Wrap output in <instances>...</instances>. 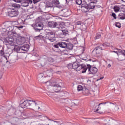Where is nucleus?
I'll return each mask as SVG.
<instances>
[{"label": "nucleus", "instance_id": "1", "mask_svg": "<svg viewBox=\"0 0 125 125\" xmlns=\"http://www.w3.org/2000/svg\"><path fill=\"white\" fill-rule=\"evenodd\" d=\"M110 45L109 43H104L103 44H98L95 48L92 51V54L94 57L100 56L102 50H104L105 47H108Z\"/></svg>", "mask_w": 125, "mask_h": 125}, {"label": "nucleus", "instance_id": "2", "mask_svg": "<svg viewBox=\"0 0 125 125\" xmlns=\"http://www.w3.org/2000/svg\"><path fill=\"white\" fill-rule=\"evenodd\" d=\"M87 69L88 72V75H95L98 71L97 68L95 67H91L90 64H87V65H86V68L84 69V70H82V73H83V74L85 73Z\"/></svg>", "mask_w": 125, "mask_h": 125}, {"label": "nucleus", "instance_id": "3", "mask_svg": "<svg viewBox=\"0 0 125 125\" xmlns=\"http://www.w3.org/2000/svg\"><path fill=\"white\" fill-rule=\"evenodd\" d=\"M31 27L36 32H40L43 30V24L40 21H37L35 23L32 24Z\"/></svg>", "mask_w": 125, "mask_h": 125}, {"label": "nucleus", "instance_id": "4", "mask_svg": "<svg viewBox=\"0 0 125 125\" xmlns=\"http://www.w3.org/2000/svg\"><path fill=\"white\" fill-rule=\"evenodd\" d=\"M73 67L74 70H76L77 71H84V69H86V65L84 64L80 63V62H76L73 63Z\"/></svg>", "mask_w": 125, "mask_h": 125}, {"label": "nucleus", "instance_id": "5", "mask_svg": "<svg viewBox=\"0 0 125 125\" xmlns=\"http://www.w3.org/2000/svg\"><path fill=\"white\" fill-rule=\"evenodd\" d=\"M7 16H10V17H16L18 16L19 14V11L18 10H16L14 8H10L8 9V11L6 12Z\"/></svg>", "mask_w": 125, "mask_h": 125}, {"label": "nucleus", "instance_id": "6", "mask_svg": "<svg viewBox=\"0 0 125 125\" xmlns=\"http://www.w3.org/2000/svg\"><path fill=\"white\" fill-rule=\"evenodd\" d=\"M46 39V40H48L51 42H55V32L52 31H50L49 32H47Z\"/></svg>", "mask_w": 125, "mask_h": 125}, {"label": "nucleus", "instance_id": "7", "mask_svg": "<svg viewBox=\"0 0 125 125\" xmlns=\"http://www.w3.org/2000/svg\"><path fill=\"white\" fill-rule=\"evenodd\" d=\"M15 2H21V6L24 7H27L29 6V4H32L33 3L32 0H14Z\"/></svg>", "mask_w": 125, "mask_h": 125}, {"label": "nucleus", "instance_id": "8", "mask_svg": "<svg viewBox=\"0 0 125 125\" xmlns=\"http://www.w3.org/2000/svg\"><path fill=\"white\" fill-rule=\"evenodd\" d=\"M14 26H9L7 28L8 31V36H10V37H15V38H17L18 37V34L16 33V32L14 31Z\"/></svg>", "mask_w": 125, "mask_h": 125}, {"label": "nucleus", "instance_id": "9", "mask_svg": "<svg viewBox=\"0 0 125 125\" xmlns=\"http://www.w3.org/2000/svg\"><path fill=\"white\" fill-rule=\"evenodd\" d=\"M29 106H33L32 101L27 100L24 101L22 103L20 104V106L23 109L29 107Z\"/></svg>", "mask_w": 125, "mask_h": 125}, {"label": "nucleus", "instance_id": "10", "mask_svg": "<svg viewBox=\"0 0 125 125\" xmlns=\"http://www.w3.org/2000/svg\"><path fill=\"white\" fill-rule=\"evenodd\" d=\"M15 50H16L17 51H19L20 49H21V50H23V51H28L29 49H30V45L29 44H24L22 45L21 48L20 47H15L14 48Z\"/></svg>", "mask_w": 125, "mask_h": 125}, {"label": "nucleus", "instance_id": "11", "mask_svg": "<svg viewBox=\"0 0 125 125\" xmlns=\"http://www.w3.org/2000/svg\"><path fill=\"white\" fill-rule=\"evenodd\" d=\"M81 10L82 12H84L86 13V12H88L89 11V9L88 8V6L86 3H83L81 5Z\"/></svg>", "mask_w": 125, "mask_h": 125}, {"label": "nucleus", "instance_id": "12", "mask_svg": "<svg viewBox=\"0 0 125 125\" xmlns=\"http://www.w3.org/2000/svg\"><path fill=\"white\" fill-rule=\"evenodd\" d=\"M32 111H33V113L32 114V116H34V117H36L37 119H41V118H42V117H44V116L40 113V112H36V114H34V113H35V110H34L33 109H31Z\"/></svg>", "mask_w": 125, "mask_h": 125}, {"label": "nucleus", "instance_id": "13", "mask_svg": "<svg viewBox=\"0 0 125 125\" xmlns=\"http://www.w3.org/2000/svg\"><path fill=\"white\" fill-rule=\"evenodd\" d=\"M61 90V86L59 84H56L53 87L52 92H59Z\"/></svg>", "mask_w": 125, "mask_h": 125}, {"label": "nucleus", "instance_id": "14", "mask_svg": "<svg viewBox=\"0 0 125 125\" xmlns=\"http://www.w3.org/2000/svg\"><path fill=\"white\" fill-rule=\"evenodd\" d=\"M48 27H49L50 28H56L57 27V26H58V24L57 23V22H55V21H49L48 22Z\"/></svg>", "mask_w": 125, "mask_h": 125}, {"label": "nucleus", "instance_id": "15", "mask_svg": "<svg viewBox=\"0 0 125 125\" xmlns=\"http://www.w3.org/2000/svg\"><path fill=\"white\" fill-rule=\"evenodd\" d=\"M35 105L34 107V109H36L37 110H40V102L38 101H32V105Z\"/></svg>", "mask_w": 125, "mask_h": 125}, {"label": "nucleus", "instance_id": "16", "mask_svg": "<svg viewBox=\"0 0 125 125\" xmlns=\"http://www.w3.org/2000/svg\"><path fill=\"white\" fill-rule=\"evenodd\" d=\"M3 55H4V58H5L6 60H7V58H8L9 56V53H6V56L5 55H4V51H3V50H0V56H3Z\"/></svg>", "mask_w": 125, "mask_h": 125}, {"label": "nucleus", "instance_id": "17", "mask_svg": "<svg viewBox=\"0 0 125 125\" xmlns=\"http://www.w3.org/2000/svg\"><path fill=\"white\" fill-rule=\"evenodd\" d=\"M59 45L60 47H62V48H66V46H67V43L65 42H59Z\"/></svg>", "mask_w": 125, "mask_h": 125}, {"label": "nucleus", "instance_id": "18", "mask_svg": "<svg viewBox=\"0 0 125 125\" xmlns=\"http://www.w3.org/2000/svg\"><path fill=\"white\" fill-rule=\"evenodd\" d=\"M87 5H88L89 9H94V8H95L94 3L89 2L88 4H87Z\"/></svg>", "mask_w": 125, "mask_h": 125}, {"label": "nucleus", "instance_id": "19", "mask_svg": "<svg viewBox=\"0 0 125 125\" xmlns=\"http://www.w3.org/2000/svg\"><path fill=\"white\" fill-rule=\"evenodd\" d=\"M112 52L114 53H116L118 56H119V54H121L122 53V50L119 49H115V50L113 51Z\"/></svg>", "mask_w": 125, "mask_h": 125}, {"label": "nucleus", "instance_id": "20", "mask_svg": "<svg viewBox=\"0 0 125 125\" xmlns=\"http://www.w3.org/2000/svg\"><path fill=\"white\" fill-rule=\"evenodd\" d=\"M74 46H73V44L71 43H66V48L67 49H69L70 50H72V49H73V47Z\"/></svg>", "mask_w": 125, "mask_h": 125}, {"label": "nucleus", "instance_id": "21", "mask_svg": "<svg viewBox=\"0 0 125 125\" xmlns=\"http://www.w3.org/2000/svg\"><path fill=\"white\" fill-rule=\"evenodd\" d=\"M46 7H50V8H53V3L47 2Z\"/></svg>", "mask_w": 125, "mask_h": 125}, {"label": "nucleus", "instance_id": "22", "mask_svg": "<svg viewBox=\"0 0 125 125\" xmlns=\"http://www.w3.org/2000/svg\"><path fill=\"white\" fill-rule=\"evenodd\" d=\"M119 18L121 20H124L125 19V13H120L119 14Z\"/></svg>", "mask_w": 125, "mask_h": 125}, {"label": "nucleus", "instance_id": "23", "mask_svg": "<svg viewBox=\"0 0 125 125\" xmlns=\"http://www.w3.org/2000/svg\"><path fill=\"white\" fill-rule=\"evenodd\" d=\"M12 7H14L15 8H17V9H19L20 7H21V6L19 4H12Z\"/></svg>", "mask_w": 125, "mask_h": 125}, {"label": "nucleus", "instance_id": "24", "mask_svg": "<svg viewBox=\"0 0 125 125\" xmlns=\"http://www.w3.org/2000/svg\"><path fill=\"white\" fill-rule=\"evenodd\" d=\"M53 4H56V5H59L60 4V2H59V0H52Z\"/></svg>", "mask_w": 125, "mask_h": 125}, {"label": "nucleus", "instance_id": "25", "mask_svg": "<svg viewBox=\"0 0 125 125\" xmlns=\"http://www.w3.org/2000/svg\"><path fill=\"white\" fill-rule=\"evenodd\" d=\"M34 39H35V40H42V39H43V36L38 35L37 36L34 37Z\"/></svg>", "mask_w": 125, "mask_h": 125}, {"label": "nucleus", "instance_id": "26", "mask_svg": "<svg viewBox=\"0 0 125 125\" xmlns=\"http://www.w3.org/2000/svg\"><path fill=\"white\" fill-rule=\"evenodd\" d=\"M76 26H79V27H82V25H83V22L80 21H78L76 22L75 23Z\"/></svg>", "mask_w": 125, "mask_h": 125}, {"label": "nucleus", "instance_id": "27", "mask_svg": "<svg viewBox=\"0 0 125 125\" xmlns=\"http://www.w3.org/2000/svg\"><path fill=\"white\" fill-rule=\"evenodd\" d=\"M64 15L68 17V16H70L71 15V10H68V11L64 14Z\"/></svg>", "mask_w": 125, "mask_h": 125}, {"label": "nucleus", "instance_id": "28", "mask_svg": "<svg viewBox=\"0 0 125 125\" xmlns=\"http://www.w3.org/2000/svg\"><path fill=\"white\" fill-rule=\"evenodd\" d=\"M62 33L63 34V35H64V36H66L67 35V34H68V30H67V29H62Z\"/></svg>", "mask_w": 125, "mask_h": 125}, {"label": "nucleus", "instance_id": "29", "mask_svg": "<svg viewBox=\"0 0 125 125\" xmlns=\"http://www.w3.org/2000/svg\"><path fill=\"white\" fill-rule=\"evenodd\" d=\"M77 89L78 91H82L83 89V87L81 85H79L77 87Z\"/></svg>", "mask_w": 125, "mask_h": 125}, {"label": "nucleus", "instance_id": "30", "mask_svg": "<svg viewBox=\"0 0 125 125\" xmlns=\"http://www.w3.org/2000/svg\"><path fill=\"white\" fill-rule=\"evenodd\" d=\"M114 10L115 12H119V11H120V7L117 6H115L114 7Z\"/></svg>", "mask_w": 125, "mask_h": 125}, {"label": "nucleus", "instance_id": "31", "mask_svg": "<svg viewBox=\"0 0 125 125\" xmlns=\"http://www.w3.org/2000/svg\"><path fill=\"white\" fill-rule=\"evenodd\" d=\"M76 3L78 5H81V4L83 3V1L82 0H76Z\"/></svg>", "mask_w": 125, "mask_h": 125}, {"label": "nucleus", "instance_id": "32", "mask_svg": "<svg viewBox=\"0 0 125 125\" xmlns=\"http://www.w3.org/2000/svg\"><path fill=\"white\" fill-rule=\"evenodd\" d=\"M88 2H92V3H96L97 0H86Z\"/></svg>", "mask_w": 125, "mask_h": 125}, {"label": "nucleus", "instance_id": "33", "mask_svg": "<svg viewBox=\"0 0 125 125\" xmlns=\"http://www.w3.org/2000/svg\"><path fill=\"white\" fill-rule=\"evenodd\" d=\"M8 43L11 45V46H14V42L12 40H9Z\"/></svg>", "mask_w": 125, "mask_h": 125}, {"label": "nucleus", "instance_id": "34", "mask_svg": "<svg viewBox=\"0 0 125 125\" xmlns=\"http://www.w3.org/2000/svg\"><path fill=\"white\" fill-rule=\"evenodd\" d=\"M47 60L48 62H54V61H55L54 59L51 57L48 58Z\"/></svg>", "mask_w": 125, "mask_h": 125}, {"label": "nucleus", "instance_id": "35", "mask_svg": "<svg viewBox=\"0 0 125 125\" xmlns=\"http://www.w3.org/2000/svg\"><path fill=\"white\" fill-rule=\"evenodd\" d=\"M69 9H62L61 10V11H62V12H63V13L64 14H65V13L67 12V11H68V10Z\"/></svg>", "mask_w": 125, "mask_h": 125}, {"label": "nucleus", "instance_id": "36", "mask_svg": "<svg viewBox=\"0 0 125 125\" xmlns=\"http://www.w3.org/2000/svg\"><path fill=\"white\" fill-rule=\"evenodd\" d=\"M67 68H68V69H73V63H69L67 66Z\"/></svg>", "mask_w": 125, "mask_h": 125}, {"label": "nucleus", "instance_id": "37", "mask_svg": "<svg viewBox=\"0 0 125 125\" xmlns=\"http://www.w3.org/2000/svg\"><path fill=\"white\" fill-rule=\"evenodd\" d=\"M115 26H116V27H117V28H121V23L116 22Z\"/></svg>", "mask_w": 125, "mask_h": 125}, {"label": "nucleus", "instance_id": "38", "mask_svg": "<svg viewBox=\"0 0 125 125\" xmlns=\"http://www.w3.org/2000/svg\"><path fill=\"white\" fill-rule=\"evenodd\" d=\"M100 38H101V35L97 34L95 40H98L99 39H100Z\"/></svg>", "mask_w": 125, "mask_h": 125}, {"label": "nucleus", "instance_id": "39", "mask_svg": "<svg viewBox=\"0 0 125 125\" xmlns=\"http://www.w3.org/2000/svg\"><path fill=\"white\" fill-rule=\"evenodd\" d=\"M121 55L123 56H125V50H121Z\"/></svg>", "mask_w": 125, "mask_h": 125}, {"label": "nucleus", "instance_id": "40", "mask_svg": "<svg viewBox=\"0 0 125 125\" xmlns=\"http://www.w3.org/2000/svg\"><path fill=\"white\" fill-rule=\"evenodd\" d=\"M54 47H55V48H59V43H58L56 45H54Z\"/></svg>", "mask_w": 125, "mask_h": 125}, {"label": "nucleus", "instance_id": "41", "mask_svg": "<svg viewBox=\"0 0 125 125\" xmlns=\"http://www.w3.org/2000/svg\"><path fill=\"white\" fill-rule=\"evenodd\" d=\"M112 16L113 17V18L115 19H117V17H116V14H115V13H112Z\"/></svg>", "mask_w": 125, "mask_h": 125}, {"label": "nucleus", "instance_id": "42", "mask_svg": "<svg viewBox=\"0 0 125 125\" xmlns=\"http://www.w3.org/2000/svg\"><path fill=\"white\" fill-rule=\"evenodd\" d=\"M40 0H33V3L36 4L37 3V2H39Z\"/></svg>", "mask_w": 125, "mask_h": 125}, {"label": "nucleus", "instance_id": "43", "mask_svg": "<svg viewBox=\"0 0 125 125\" xmlns=\"http://www.w3.org/2000/svg\"><path fill=\"white\" fill-rule=\"evenodd\" d=\"M15 27H16L18 28V29H22L23 28V26H15Z\"/></svg>", "mask_w": 125, "mask_h": 125}, {"label": "nucleus", "instance_id": "44", "mask_svg": "<svg viewBox=\"0 0 125 125\" xmlns=\"http://www.w3.org/2000/svg\"><path fill=\"white\" fill-rule=\"evenodd\" d=\"M96 111L99 114H102L103 112L99 111V107H98V109L96 110Z\"/></svg>", "mask_w": 125, "mask_h": 125}, {"label": "nucleus", "instance_id": "45", "mask_svg": "<svg viewBox=\"0 0 125 125\" xmlns=\"http://www.w3.org/2000/svg\"><path fill=\"white\" fill-rule=\"evenodd\" d=\"M45 83H47V85H50V82L49 81H47Z\"/></svg>", "mask_w": 125, "mask_h": 125}, {"label": "nucleus", "instance_id": "46", "mask_svg": "<svg viewBox=\"0 0 125 125\" xmlns=\"http://www.w3.org/2000/svg\"><path fill=\"white\" fill-rule=\"evenodd\" d=\"M52 121H53V122H54V123H56L57 124H58V125H61V124H59V121H54V120H52Z\"/></svg>", "mask_w": 125, "mask_h": 125}, {"label": "nucleus", "instance_id": "47", "mask_svg": "<svg viewBox=\"0 0 125 125\" xmlns=\"http://www.w3.org/2000/svg\"><path fill=\"white\" fill-rule=\"evenodd\" d=\"M39 78H42L43 77V76L42 75V74H40L39 75Z\"/></svg>", "mask_w": 125, "mask_h": 125}, {"label": "nucleus", "instance_id": "48", "mask_svg": "<svg viewBox=\"0 0 125 125\" xmlns=\"http://www.w3.org/2000/svg\"><path fill=\"white\" fill-rule=\"evenodd\" d=\"M58 28H59V29H60H60H62V24H60V27H58Z\"/></svg>", "mask_w": 125, "mask_h": 125}, {"label": "nucleus", "instance_id": "49", "mask_svg": "<svg viewBox=\"0 0 125 125\" xmlns=\"http://www.w3.org/2000/svg\"><path fill=\"white\" fill-rule=\"evenodd\" d=\"M104 77H102V78H100V79H98L97 80V81H100V80H103V79H104Z\"/></svg>", "mask_w": 125, "mask_h": 125}, {"label": "nucleus", "instance_id": "50", "mask_svg": "<svg viewBox=\"0 0 125 125\" xmlns=\"http://www.w3.org/2000/svg\"><path fill=\"white\" fill-rule=\"evenodd\" d=\"M111 66V64H108L107 65V68H110Z\"/></svg>", "mask_w": 125, "mask_h": 125}, {"label": "nucleus", "instance_id": "51", "mask_svg": "<svg viewBox=\"0 0 125 125\" xmlns=\"http://www.w3.org/2000/svg\"><path fill=\"white\" fill-rule=\"evenodd\" d=\"M59 18H59V17H58V16L55 17V19H59Z\"/></svg>", "mask_w": 125, "mask_h": 125}, {"label": "nucleus", "instance_id": "52", "mask_svg": "<svg viewBox=\"0 0 125 125\" xmlns=\"http://www.w3.org/2000/svg\"><path fill=\"white\" fill-rule=\"evenodd\" d=\"M102 104H104V103H101V104H99L98 106H100V105H101Z\"/></svg>", "mask_w": 125, "mask_h": 125}, {"label": "nucleus", "instance_id": "53", "mask_svg": "<svg viewBox=\"0 0 125 125\" xmlns=\"http://www.w3.org/2000/svg\"><path fill=\"white\" fill-rule=\"evenodd\" d=\"M121 1H123V2H125V0H121Z\"/></svg>", "mask_w": 125, "mask_h": 125}, {"label": "nucleus", "instance_id": "54", "mask_svg": "<svg viewBox=\"0 0 125 125\" xmlns=\"http://www.w3.org/2000/svg\"><path fill=\"white\" fill-rule=\"evenodd\" d=\"M1 77H2L1 74H0V79H1Z\"/></svg>", "mask_w": 125, "mask_h": 125}, {"label": "nucleus", "instance_id": "55", "mask_svg": "<svg viewBox=\"0 0 125 125\" xmlns=\"http://www.w3.org/2000/svg\"><path fill=\"white\" fill-rule=\"evenodd\" d=\"M65 0L66 3L68 2V0Z\"/></svg>", "mask_w": 125, "mask_h": 125}, {"label": "nucleus", "instance_id": "56", "mask_svg": "<svg viewBox=\"0 0 125 125\" xmlns=\"http://www.w3.org/2000/svg\"><path fill=\"white\" fill-rule=\"evenodd\" d=\"M50 71H51V72H52V71H53L52 69H50Z\"/></svg>", "mask_w": 125, "mask_h": 125}, {"label": "nucleus", "instance_id": "57", "mask_svg": "<svg viewBox=\"0 0 125 125\" xmlns=\"http://www.w3.org/2000/svg\"><path fill=\"white\" fill-rule=\"evenodd\" d=\"M0 89H2V87L0 86Z\"/></svg>", "mask_w": 125, "mask_h": 125}, {"label": "nucleus", "instance_id": "58", "mask_svg": "<svg viewBox=\"0 0 125 125\" xmlns=\"http://www.w3.org/2000/svg\"><path fill=\"white\" fill-rule=\"evenodd\" d=\"M59 7V8H61V7Z\"/></svg>", "mask_w": 125, "mask_h": 125}, {"label": "nucleus", "instance_id": "59", "mask_svg": "<svg viewBox=\"0 0 125 125\" xmlns=\"http://www.w3.org/2000/svg\"><path fill=\"white\" fill-rule=\"evenodd\" d=\"M45 118H46L47 119V117H46V116H45Z\"/></svg>", "mask_w": 125, "mask_h": 125}, {"label": "nucleus", "instance_id": "60", "mask_svg": "<svg viewBox=\"0 0 125 125\" xmlns=\"http://www.w3.org/2000/svg\"><path fill=\"white\" fill-rule=\"evenodd\" d=\"M49 121H51V120H50V119H49Z\"/></svg>", "mask_w": 125, "mask_h": 125}, {"label": "nucleus", "instance_id": "61", "mask_svg": "<svg viewBox=\"0 0 125 125\" xmlns=\"http://www.w3.org/2000/svg\"><path fill=\"white\" fill-rule=\"evenodd\" d=\"M46 125H49V124H47Z\"/></svg>", "mask_w": 125, "mask_h": 125}, {"label": "nucleus", "instance_id": "62", "mask_svg": "<svg viewBox=\"0 0 125 125\" xmlns=\"http://www.w3.org/2000/svg\"><path fill=\"white\" fill-rule=\"evenodd\" d=\"M26 21V20H24V21Z\"/></svg>", "mask_w": 125, "mask_h": 125}, {"label": "nucleus", "instance_id": "63", "mask_svg": "<svg viewBox=\"0 0 125 125\" xmlns=\"http://www.w3.org/2000/svg\"><path fill=\"white\" fill-rule=\"evenodd\" d=\"M37 108H38V106H37Z\"/></svg>", "mask_w": 125, "mask_h": 125}]
</instances>
